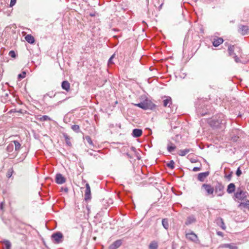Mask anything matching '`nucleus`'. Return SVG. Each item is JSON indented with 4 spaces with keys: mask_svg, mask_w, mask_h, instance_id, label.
Listing matches in <instances>:
<instances>
[{
    "mask_svg": "<svg viewBox=\"0 0 249 249\" xmlns=\"http://www.w3.org/2000/svg\"><path fill=\"white\" fill-rule=\"evenodd\" d=\"M90 16H92H92H93V14H91L90 15Z\"/></svg>",
    "mask_w": 249,
    "mask_h": 249,
    "instance_id": "nucleus-53",
    "label": "nucleus"
},
{
    "mask_svg": "<svg viewBox=\"0 0 249 249\" xmlns=\"http://www.w3.org/2000/svg\"><path fill=\"white\" fill-rule=\"evenodd\" d=\"M1 75L0 74V80H1Z\"/></svg>",
    "mask_w": 249,
    "mask_h": 249,
    "instance_id": "nucleus-51",
    "label": "nucleus"
},
{
    "mask_svg": "<svg viewBox=\"0 0 249 249\" xmlns=\"http://www.w3.org/2000/svg\"><path fill=\"white\" fill-rule=\"evenodd\" d=\"M209 172L199 173L198 174L197 179L199 181L201 182H203L205 180V178L209 176Z\"/></svg>",
    "mask_w": 249,
    "mask_h": 249,
    "instance_id": "nucleus-12",
    "label": "nucleus"
},
{
    "mask_svg": "<svg viewBox=\"0 0 249 249\" xmlns=\"http://www.w3.org/2000/svg\"><path fill=\"white\" fill-rule=\"evenodd\" d=\"M9 55L13 58H15L16 56V53L14 51H10L9 53Z\"/></svg>",
    "mask_w": 249,
    "mask_h": 249,
    "instance_id": "nucleus-38",
    "label": "nucleus"
},
{
    "mask_svg": "<svg viewBox=\"0 0 249 249\" xmlns=\"http://www.w3.org/2000/svg\"><path fill=\"white\" fill-rule=\"evenodd\" d=\"M163 103L164 107H170V106H171L172 104L171 98L170 97H166V99L163 100Z\"/></svg>",
    "mask_w": 249,
    "mask_h": 249,
    "instance_id": "nucleus-17",
    "label": "nucleus"
},
{
    "mask_svg": "<svg viewBox=\"0 0 249 249\" xmlns=\"http://www.w3.org/2000/svg\"><path fill=\"white\" fill-rule=\"evenodd\" d=\"M142 133V129L135 128L133 130L132 136L135 138L140 137Z\"/></svg>",
    "mask_w": 249,
    "mask_h": 249,
    "instance_id": "nucleus-16",
    "label": "nucleus"
},
{
    "mask_svg": "<svg viewBox=\"0 0 249 249\" xmlns=\"http://www.w3.org/2000/svg\"><path fill=\"white\" fill-rule=\"evenodd\" d=\"M190 149H183V150H180L178 152V154L179 156H185L187 153H188L189 152H190Z\"/></svg>",
    "mask_w": 249,
    "mask_h": 249,
    "instance_id": "nucleus-28",
    "label": "nucleus"
},
{
    "mask_svg": "<svg viewBox=\"0 0 249 249\" xmlns=\"http://www.w3.org/2000/svg\"><path fill=\"white\" fill-rule=\"evenodd\" d=\"M51 238L54 243L59 244L63 240V235L60 232H56L52 235Z\"/></svg>",
    "mask_w": 249,
    "mask_h": 249,
    "instance_id": "nucleus-6",
    "label": "nucleus"
},
{
    "mask_svg": "<svg viewBox=\"0 0 249 249\" xmlns=\"http://www.w3.org/2000/svg\"><path fill=\"white\" fill-rule=\"evenodd\" d=\"M234 46L230 45L228 47V49L229 55L233 56L234 55H236L235 53H234Z\"/></svg>",
    "mask_w": 249,
    "mask_h": 249,
    "instance_id": "nucleus-24",
    "label": "nucleus"
},
{
    "mask_svg": "<svg viewBox=\"0 0 249 249\" xmlns=\"http://www.w3.org/2000/svg\"><path fill=\"white\" fill-rule=\"evenodd\" d=\"M185 236L188 240L192 242L196 243L198 241V238L197 235L195 234L193 231L186 233Z\"/></svg>",
    "mask_w": 249,
    "mask_h": 249,
    "instance_id": "nucleus-8",
    "label": "nucleus"
},
{
    "mask_svg": "<svg viewBox=\"0 0 249 249\" xmlns=\"http://www.w3.org/2000/svg\"><path fill=\"white\" fill-rule=\"evenodd\" d=\"M233 57L234 58V60L236 63H239L240 62V59L237 57L236 55H235L233 56Z\"/></svg>",
    "mask_w": 249,
    "mask_h": 249,
    "instance_id": "nucleus-44",
    "label": "nucleus"
},
{
    "mask_svg": "<svg viewBox=\"0 0 249 249\" xmlns=\"http://www.w3.org/2000/svg\"><path fill=\"white\" fill-rule=\"evenodd\" d=\"M235 133L237 134V136H232L231 137V140L234 142H237L239 138V135L241 133L240 130H235Z\"/></svg>",
    "mask_w": 249,
    "mask_h": 249,
    "instance_id": "nucleus-29",
    "label": "nucleus"
},
{
    "mask_svg": "<svg viewBox=\"0 0 249 249\" xmlns=\"http://www.w3.org/2000/svg\"><path fill=\"white\" fill-rule=\"evenodd\" d=\"M6 249H11V244L8 240H5L3 241Z\"/></svg>",
    "mask_w": 249,
    "mask_h": 249,
    "instance_id": "nucleus-33",
    "label": "nucleus"
},
{
    "mask_svg": "<svg viewBox=\"0 0 249 249\" xmlns=\"http://www.w3.org/2000/svg\"><path fill=\"white\" fill-rule=\"evenodd\" d=\"M246 192L243 191L240 188H238L234 194V196L238 200H246Z\"/></svg>",
    "mask_w": 249,
    "mask_h": 249,
    "instance_id": "nucleus-5",
    "label": "nucleus"
},
{
    "mask_svg": "<svg viewBox=\"0 0 249 249\" xmlns=\"http://www.w3.org/2000/svg\"><path fill=\"white\" fill-rule=\"evenodd\" d=\"M240 206H243L244 208H249V201L247 200L244 203H241L240 204Z\"/></svg>",
    "mask_w": 249,
    "mask_h": 249,
    "instance_id": "nucleus-37",
    "label": "nucleus"
},
{
    "mask_svg": "<svg viewBox=\"0 0 249 249\" xmlns=\"http://www.w3.org/2000/svg\"><path fill=\"white\" fill-rule=\"evenodd\" d=\"M208 123L213 129H222L225 127L226 120L222 114H218L208 120Z\"/></svg>",
    "mask_w": 249,
    "mask_h": 249,
    "instance_id": "nucleus-1",
    "label": "nucleus"
},
{
    "mask_svg": "<svg viewBox=\"0 0 249 249\" xmlns=\"http://www.w3.org/2000/svg\"><path fill=\"white\" fill-rule=\"evenodd\" d=\"M62 189L66 193L68 192V189L67 187L62 188Z\"/></svg>",
    "mask_w": 249,
    "mask_h": 249,
    "instance_id": "nucleus-48",
    "label": "nucleus"
},
{
    "mask_svg": "<svg viewBox=\"0 0 249 249\" xmlns=\"http://www.w3.org/2000/svg\"><path fill=\"white\" fill-rule=\"evenodd\" d=\"M216 224L220 226L223 230H225L226 227L225 225L223 219L221 217H218L216 219Z\"/></svg>",
    "mask_w": 249,
    "mask_h": 249,
    "instance_id": "nucleus-13",
    "label": "nucleus"
},
{
    "mask_svg": "<svg viewBox=\"0 0 249 249\" xmlns=\"http://www.w3.org/2000/svg\"><path fill=\"white\" fill-rule=\"evenodd\" d=\"M223 248H229L230 249H238L237 246L234 244H225L222 245Z\"/></svg>",
    "mask_w": 249,
    "mask_h": 249,
    "instance_id": "nucleus-23",
    "label": "nucleus"
},
{
    "mask_svg": "<svg viewBox=\"0 0 249 249\" xmlns=\"http://www.w3.org/2000/svg\"><path fill=\"white\" fill-rule=\"evenodd\" d=\"M216 234H217L218 235H219V236H221V237H223V235H224L223 233L222 232H221V231H217V232H216Z\"/></svg>",
    "mask_w": 249,
    "mask_h": 249,
    "instance_id": "nucleus-47",
    "label": "nucleus"
},
{
    "mask_svg": "<svg viewBox=\"0 0 249 249\" xmlns=\"http://www.w3.org/2000/svg\"><path fill=\"white\" fill-rule=\"evenodd\" d=\"M122 242L121 240H117L108 247V249H117L122 245Z\"/></svg>",
    "mask_w": 249,
    "mask_h": 249,
    "instance_id": "nucleus-11",
    "label": "nucleus"
},
{
    "mask_svg": "<svg viewBox=\"0 0 249 249\" xmlns=\"http://www.w3.org/2000/svg\"><path fill=\"white\" fill-rule=\"evenodd\" d=\"M135 106L138 107L144 110L147 109H154L156 106L154 104H153L150 100H145L142 102H141L138 104H135Z\"/></svg>",
    "mask_w": 249,
    "mask_h": 249,
    "instance_id": "nucleus-2",
    "label": "nucleus"
},
{
    "mask_svg": "<svg viewBox=\"0 0 249 249\" xmlns=\"http://www.w3.org/2000/svg\"><path fill=\"white\" fill-rule=\"evenodd\" d=\"M66 178L61 174H57L55 177V182L59 184H62L66 182Z\"/></svg>",
    "mask_w": 249,
    "mask_h": 249,
    "instance_id": "nucleus-10",
    "label": "nucleus"
},
{
    "mask_svg": "<svg viewBox=\"0 0 249 249\" xmlns=\"http://www.w3.org/2000/svg\"><path fill=\"white\" fill-rule=\"evenodd\" d=\"M224 186L220 182H217L214 187V192L218 196H221L224 194Z\"/></svg>",
    "mask_w": 249,
    "mask_h": 249,
    "instance_id": "nucleus-4",
    "label": "nucleus"
},
{
    "mask_svg": "<svg viewBox=\"0 0 249 249\" xmlns=\"http://www.w3.org/2000/svg\"><path fill=\"white\" fill-rule=\"evenodd\" d=\"M63 137L65 138V140L66 144L68 146H71V139H70V137L67 134H66V133H64L63 134Z\"/></svg>",
    "mask_w": 249,
    "mask_h": 249,
    "instance_id": "nucleus-25",
    "label": "nucleus"
},
{
    "mask_svg": "<svg viewBox=\"0 0 249 249\" xmlns=\"http://www.w3.org/2000/svg\"><path fill=\"white\" fill-rule=\"evenodd\" d=\"M25 40L29 43L33 44L35 42L34 37L31 35H27L25 37Z\"/></svg>",
    "mask_w": 249,
    "mask_h": 249,
    "instance_id": "nucleus-22",
    "label": "nucleus"
},
{
    "mask_svg": "<svg viewBox=\"0 0 249 249\" xmlns=\"http://www.w3.org/2000/svg\"><path fill=\"white\" fill-rule=\"evenodd\" d=\"M3 202H1L0 205V209L1 210L3 209Z\"/></svg>",
    "mask_w": 249,
    "mask_h": 249,
    "instance_id": "nucleus-49",
    "label": "nucleus"
},
{
    "mask_svg": "<svg viewBox=\"0 0 249 249\" xmlns=\"http://www.w3.org/2000/svg\"><path fill=\"white\" fill-rule=\"evenodd\" d=\"M71 129L76 132H79L80 127L78 125L74 124L71 126Z\"/></svg>",
    "mask_w": 249,
    "mask_h": 249,
    "instance_id": "nucleus-36",
    "label": "nucleus"
},
{
    "mask_svg": "<svg viewBox=\"0 0 249 249\" xmlns=\"http://www.w3.org/2000/svg\"><path fill=\"white\" fill-rule=\"evenodd\" d=\"M235 186L234 183H231L229 184L228 186L227 192L229 194H231L235 191Z\"/></svg>",
    "mask_w": 249,
    "mask_h": 249,
    "instance_id": "nucleus-19",
    "label": "nucleus"
},
{
    "mask_svg": "<svg viewBox=\"0 0 249 249\" xmlns=\"http://www.w3.org/2000/svg\"><path fill=\"white\" fill-rule=\"evenodd\" d=\"M201 169V167H195L193 169L194 172H197L200 171Z\"/></svg>",
    "mask_w": 249,
    "mask_h": 249,
    "instance_id": "nucleus-43",
    "label": "nucleus"
},
{
    "mask_svg": "<svg viewBox=\"0 0 249 249\" xmlns=\"http://www.w3.org/2000/svg\"><path fill=\"white\" fill-rule=\"evenodd\" d=\"M232 172H231L230 174H229L228 175L226 176V178L229 180H230L231 179V177H232Z\"/></svg>",
    "mask_w": 249,
    "mask_h": 249,
    "instance_id": "nucleus-46",
    "label": "nucleus"
},
{
    "mask_svg": "<svg viewBox=\"0 0 249 249\" xmlns=\"http://www.w3.org/2000/svg\"><path fill=\"white\" fill-rule=\"evenodd\" d=\"M196 219L194 216L191 215L187 217L186 220L185 222V224L186 225H189L190 224H192L195 222H196Z\"/></svg>",
    "mask_w": 249,
    "mask_h": 249,
    "instance_id": "nucleus-15",
    "label": "nucleus"
},
{
    "mask_svg": "<svg viewBox=\"0 0 249 249\" xmlns=\"http://www.w3.org/2000/svg\"><path fill=\"white\" fill-rule=\"evenodd\" d=\"M13 172H14L13 169L12 168H10L9 169H8V170L7 171V174H6V177L8 178H11V176H12V174H13Z\"/></svg>",
    "mask_w": 249,
    "mask_h": 249,
    "instance_id": "nucleus-35",
    "label": "nucleus"
},
{
    "mask_svg": "<svg viewBox=\"0 0 249 249\" xmlns=\"http://www.w3.org/2000/svg\"><path fill=\"white\" fill-rule=\"evenodd\" d=\"M26 73L25 71H23L22 73L19 74L18 77L20 79H22L25 77Z\"/></svg>",
    "mask_w": 249,
    "mask_h": 249,
    "instance_id": "nucleus-39",
    "label": "nucleus"
},
{
    "mask_svg": "<svg viewBox=\"0 0 249 249\" xmlns=\"http://www.w3.org/2000/svg\"><path fill=\"white\" fill-rule=\"evenodd\" d=\"M6 151L10 156H11L12 153L14 152V144L12 142L7 145Z\"/></svg>",
    "mask_w": 249,
    "mask_h": 249,
    "instance_id": "nucleus-20",
    "label": "nucleus"
},
{
    "mask_svg": "<svg viewBox=\"0 0 249 249\" xmlns=\"http://www.w3.org/2000/svg\"><path fill=\"white\" fill-rule=\"evenodd\" d=\"M12 142L14 144V146H15V151L14 152L12 153L11 154L12 157L11 159H13L15 158L18 154L19 150L21 148V144L17 141H13Z\"/></svg>",
    "mask_w": 249,
    "mask_h": 249,
    "instance_id": "nucleus-7",
    "label": "nucleus"
},
{
    "mask_svg": "<svg viewBox=\"0 0 249 249\" xmlns=\"http://www.w3.org/2000/svg\"><path fill=\"white\" fill-rule=\"evenodd\" d=\"M39 120L41 122H44L47 121H51V119L48 116L43 115L39 119Z\"/></svg>",
    "mask_w": 249,
    "mask_h": 249,
    "instance_id": "nucleus-32",
    "label": "nucleus"
},
{
    "mask_svg": "<svg viewBox=\"0 0 249 249\" xmlns=\"http://www.w3.org/2000/svg\"><path fill=\"white\" fill-rule=\"evenodd\" d=\"M17 0H11L10 6L13 7L16 3Z\"/></svg>",
    "mask_w": 249,
    "mask_h": 249,
    "instance_id": "nucleus-42",
    "label": "nucleus"
},
{
    "mask_svg": "<svg viewBox=\"0 0 249 249\" xmlns=\"http://www.w3.org/2000/svg\"><path fill=\"white\" fill-rule=\"evenodd\" d=\"M240 33L242 35H245L247 34L249 28L247 26L242 25L240 28Z\"/></svg>",
    "mask_w": 249,
    "mask_h": 249,
    "instance_id": "nucleus-21",
    "label": "nucleus"
},
{
    "mask_svg": "<svg viewBox=\"0 0 249 249\" xmlns=\"http://www.w3.org/2000/svg\"><path fill=\"white\" fill-rule=\"evenodd\" d=\"M241 174H242V172L240 170V168L238 167L236 172V175H237V176L239 177V176H240Z\"/></svg>",
    "mask_w": 249,
    "mask_h": 249,
    "instance_id": "nucleus-41",
    "label": "nucleus"
},
{
    "mask_svg": "<svg viewBox=\"0 0 249 249\" xmlns=\"http://www.w3.org/2000/svg\"><path fill=\"white\" fill-rule=\"evenodd\" d=\"M223 39L221 37H216L213 39V44L214 47H217L223 42Z\"/></svg>",
    "mask_w": 249,
    "mask_h": 249,
    "instance_id": "nucleus-14",
    "label": "nucleus"
},
{
    "mask_svg": "<svg viewBox=\"0 0 249 249\" xmlns=\"http://www.w3.org/2000/svg\"><path fill=\"white\" fill-rule=\"evenodd\" d=\"M158 247V242L156 241H152L149 245V249H157Z\"/></svg>",
    "mask_w": 249,
    "mask_h": 249,
    "instance_id": "nucleus-26",
    "label": "nucleus"
},
{
    "mask_svg": "<svg viewBox=\"0 0 249 249\" xmlns=\"http://www.w3.org/2000/svg\"><path fill=\"white\" fill-rule=\"evenodd\" d=\"M175 162L172 160L169 161V162L167 163V166L169 168L173 169L175 168Z\"/></svg>",
    "mask_w": 249,
    "mask_h": 249,
    "instance_id": "nucleus-34",
    "label": "nucleus"
},
{
    "mask_svg": "<svg viewBox=\"0 0 249 249\" xmlns=\"http://www.w3.org/2000/svg\"><path fill=\"white\" fill-rule=\"evenodd\" d=\"M61 87L63 89L68 92L70 90V84L68 81H64L61 84Z\"/></svg>",
    "mask_w": 249,
    "mask_h": 249,
    "instance_id": "nucleus-18",
    "label": "nucleus"
},
{
    "mask_svg": "<svg viewBox=\"0 0 249 249\" xmlns=\"http://www.w3.org/2000/svg\"><path fill=\"white\" fill-rule=\"evenodd\" d=\"M191 162H192V163H194V162H196V160H194V159H191Z\"/></svg>",
    "mask_w": 249,
    "mask_h": 249,
    "instance_id": "nucleus-50",
    "label": "nucleus"
},
{
    "mask_svg": "<svg viewBox=\"0 0 249 249\" xmlns=\"http://www.w3.org/2000/svg\"><path fill=\"white\" fill-rule=\"evenodd\" d=\"M197 112L198 114H200L201 116H204L207 113L206 111L205 112H201L199 109H197Z\"/></svg>",
    "mask_w": 249,
    "mask_h": 249,
    "instance_id": "nucleus-40",
    "label": "nucleus"
},
{
    "mask_svg": "<svg viewBox=\"0 0 249 249\" xmlns=\"http://www.w3.org/2000/svg\"><path fill=\"white\" fill-rule=\"evenodd\" d=\"M162 225L165 229H168L169 227L168 219L166 218L163 219L162 220Z\"/></svg>",
    "mask_w": 249,
    "mask_h": 249,
    "instance_id": "nucleus-30",
    "label": "nucleus"
},
{
    "mask_svg": "<svg viewBox=\"0 0 249 249\" xmlns=\"http://www.w3.org/2000/svg\"><path fill=\"white\" fill-rule=\"evenodd\" d=\"M114 57V55H112L110 58L109 59L108 61V64H112L113 63V61H112V59Z\"/></svg>",
    "mask_w": 249,
    "mask_h": 249,
    "instance_id": "nucleus-45",
    "label": "nucleus"
},
{
    "mask_svg": "<svg viewBox=\"0 0 249 249\" xmlns=\"http://www.w3.org/2000/svg\"><path fill=\"white\" fill-rule=\"evenodd\" d=\"M201 190H203L206 196L212 195L213 196L214 187L210 184H203L201 186Z\"/></svg>",
    "mask_w": 249,
    "mask_h": 249,
    "instance_id": "nucleus-3",
    "label": "nucleus"
},
{
    "mask_svg": "<svg viewBox=\"0 0 249 249\" xmlns=\"http://www.w3.org/2000/svg\"><path fill=\"white\" fill-rule=\"evenodd\" d=\"M85 139L87 141V142L89 144L90 146H94L93 143L91 138L89 136H86L85 137Z\"/></svg>",
    "mask_w": 249,
    "mask_h": 249,
    "instance_id": "nucleus-31",
    "label": "nucleus"
},
{
    "mask_svg": "<svg viewBox=\"0 0 249 249\" xmlns=\"http://www.w3.org/2000/svg\"><path fill=\"white\" fill-rule=\"evenodd\" d=\"M91 198L90 188L89 183L86 184V190L85 193V200L86 201L90 200Z\"/></svg>",
    "mask_w": 249,
    "mask_h": 249,
    "instance_id": "nucleus-9",
    "label": "nucleus"
},
{
    "mask_svg": "<svg viewBox=\"0 0 249 249\" xmlns=\"http://www.w3.org/2000/svg\"><path fill=\"white\" fill-rule=\"evenodd\" d=\"M176 147L171 142H169L167 145V150L169 152H172L176 149Z\"/></svg>",
    "mask_w": 249,
    "mask_h": 249,
    "instance_id": "nucleus-27",
    "label": "nucleus"
},
{
    "mask_svg": "<svg viewBox=\"0 0 249 249\" xmlns=\"http://www.w3.org/2000/svg\"><path fill=\"white\" fill-rule=\"evenodd\" d=\"M90 16H92H92H93V14H91L90 15Z\"/></svg>",
    "mask_w": 249,
    "mask_h": 249,
    "instance_id": "nucleus-52",
    "label": "nucleus"
}]
</instances>
